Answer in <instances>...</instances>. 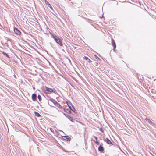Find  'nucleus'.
<instances>
[{
	"label": "nucleus",
	"instance_id": "f257e3e1",
	"mask_svg": "<svg viewBox=\"0 0 156 156\" xmlns=\"http://www.w3.org/2000/svg\"><path fill=\"white\" fill-rule=\"evenodd\" d=\"M53 38L54 39L57 43L61 46H62V43L61 39L56 36H53Z\"/></svg>",
	"mask_w": 156,
	"mask_h": 156
},
{
	"label": "nucleus",
	"instance_id": "f03ea898",
	"mask_svg": "<svg viewBox=\"0 0 156 156\" xmlns=\"http://www.w3.org/2000/svg\"><path fill=\"white\" fill-rule=\"evenodd\" d=\"M53 91V90L51 88H49L45 87L44 88V92L47 94H50Z\"/></svg>",
	"mask_w": 156,
	"mask_h": 156
},
{
	"label": "nucleus",
	"instance_id": "7ed1b4c3",
	"mask_svg": "<svg viewBox=\"0 0 156 156\" xmlns=\"http://www.w3.org/2000/svg\"><path fill=\"white\" fill-rule=\"evenodd\" d=\"M14 31L15 33L17 35H20L21 34V32L20 30H19L17 28H14Z\"/></svg>",
	"mask_w": 156,
	"mask_h": 156
},
{
	"label": "nucleus",
	"instance_id": "20e7f679",
	"mask_svg": "<svg viewBox=\"0 0 156 156\" xmlns=\"http://www.w3.org/2000/svg\"><path fill=\"white\" fill-rule=\"evenodd\" d=\"M112 44L113 47L114 51H115V48H116V45L115 41L113 39H112Z\"/></svg>",
	"mask_w": 156,
	"mask_h": 156
},
{
	"label": "nucleus",
	"instance_id": "39448f33",
	"mask_svg": "<svg viewBox=\"0 0 156 156\" xmlns=\"http://www.w3.org/2000/svg\"><path fill=\"white\" fill-rule=\"evenodd\" d=\"M103 140L105 142L108 144H112V142L108 138H104Z\"/></svg>",
	"mask_w": 156,
	"mask_h": 156
},
{
	"label": "nucleus",
	"instance_id": "423d86ee",
	"mask_svg": "<svg viewBox=\"0 0 156 156\" xmlns=\"http://www.w3.org/2000/svg\"><path fill=\"white\" fill-rule=\"evenodd\" d=\"M98 149V150L101 152H102L104 151V148L103 147L102 144H101L99 145Z\"/></svg>",
	"mask_w": 156,
	"mask_h": 156
},
{
	"label": "nucleus",
	"instance_id": "0eeeda50",
	"mask_svg": "<svg viewBox=\"0 0 156 156\" xmlns=\"http://www.w3.org/2000/svg\"><path fill=\"white\" fill-rule=\"evenodd\" d=\"M32 99L34 101H35L37 99V95L35 94H33L32 95Z\"/></svg>",
	"mask_w": 156,
	"mask_h": 156
},
{
	"label": "nucleus",
	"instance_id": "6e6552de",
	"mask_svg": "<svg viewBox=\"0 0 156 156\" xmlns=\"http://www.w3.org/2000/svg\"><path fill=\"white\" fill-rule=\"evenodd\" d=\"M72 122H73V119L72 117L71 116H69L67 114H64Z\"/></svg>",
	"mask_w": 156,
	"mask_h": 156
},
{
	"label": "nucleus",
	"instance_id": "1a4fd4ad",
	"mask_svg": "<svg viewBox=\"0 0 156 156\" xmlns=\"http://www.w3.org/2000/svg\"><path fill=\"white\" fill-rule=\"evenodd\" d=\"M45 4L48 5V7L50 8L51 9L53 10L52 7L51 6V5L46 0H44Z\"/></svg>",
	"mask_w": 156,
	"mask_h": 156
},
{
	"label": "nucleus",
	"instance_id": "9d476101",
	"mask_svg": "<svg viewBox=\"0 0 156 156\" xmlns=\"http://www.w3.org/2000/svg\"><path fill=\"white\" fill-rule=\"evenodd\" d=\"M145 119L151 125L153 126L154 124V123L151 121L149 119L146 118Z\"/></svg>",
	"mask_w": 156,
	"mask_h": 156
},
{
	"label": "nucleus",
	"instance_id": "9b49d317",
	"mask_svg": "<svg viewBox=\"0 0 156 156\" xmlns=\"http://www.w3.org/2000/svg\"><path fill=\"white\" fill-rule=\"evenodd\" d=\"M64 109V111L66 112L67 113H71V108H69L66 109H64V108H63Z\"/></svg>",
	"mask_w": 156,
	"mask_h": 156
},
{
	"label": "nucleus",
	"instance_id": "f8f14e48",
	"mask_svg": "<svg viewBox=\"0 0 156 156\" xmlns=\"http://www.w3.org/2000/svg\"><path fill=\"white\" fill-rule=\"evenodd\" d=\"M53 102L56 106L59 107L60 106L59 104L57 103L56 101L53 100Z\"/></svg>",
	"mask_w": 156,
	"mask_h": 156
},
{
	"label": "nucleus",
	"instance_id": "ddd939ff",
	"mask_svg": "<svg viewBox=\"0 0 156 156\" xmlns=\"http://www.w3.org/2000/svg\"><path fill=\"white\" fill-rule=\"evenodd\" d=\"M64 140L67 141H69L70 140V138L68 136H64Z\"/></svg>",
	"mask_w": 156,
	"mask_h": 156
},
{
	"label": "nucleus",
	"instance_id": "4468645a",
	"mask_svg": "<svg viewBox=\"0 0 156 156\" xmlns=\"http://www.w3.org/2000/svg\"><path fill=\"white\" fill-rule=\"evenodd\" d=\"M34 113L35 115L36 116H37L38 117H40L41 116V115H40V114L36 112H34Z\"/></svg>",
	"mask_w": 156,
	"mask_h": 156
},
{
	"label": "nucleus",
	"instance_id": "2eb2a0df",
	"mask_svg": "<svg viewBox=\"0 0 156 156\" xmlns=\"http://www.w3.org/2000/svg\"><path fill=\"white\" fill-rule=\"evenodd\" d=\"M38 98L39 101H41V100L42 98L41 96L40 95H38L37 96Z\"/></svg>",
	"mask_w": 156,
	"mask_h": 156
},
{
	"label": "nucleus",
	"instance_id": "dca6fc26",
	"mask_svg": "<svg viewBox=\"0 0 156 156\" xmlns=\"http://www.w3.org/2000/svg\"><path fill=\"white\" fill-rule=\"evenodd\" d=\"M2 53L4 55H5L6 57H8V55L7 54L5 53V52H2Z\"/></svg>",
	"mask_w": 156,
	"mask_h": 156
},
{
	"label": "nucleus",
	"instance_id": "f3484780",
	"mask_svg": "<svg viewBox=\"0 0 156 156\" xmlns=\"http://www.w3.org/2000/svg\"><path fill=\"white\" fill-rule=\"evenodd\" d=\"M95 58L97 59H99V60H100V58L96 55H94Z\"/></svg>",
	"mask_w": 156,
	"mask_h": 156
},
{
	"label": "nucleus",
	"instance_id": "a211bd4d",
	"mask_svg": "<svg viewBox=\"0 0 156 156\" xmlns=\"http://www.w3.org/2000/svg\"><path fill=\"white\" fill-rule=\"evenodd\" d=\"M71 110L74 112H75V111H76L75 108H71Z\"/></svg>",
	"mask_w": 156,
	"mask_h": 156
},
{
	"label": "nucleus",
	"instance_id": "6ab92c4d",
	"mask_svg": "<svg viewBox=\"0 0 156 156\" xmlns=\"http://www.w3.org/2000/svg\"><path fill=\"white\" fill-rule=\"evenodd\" d=\"M83 58H84V59H86V60H88L89 59V58H88L86 56H84L83 57Z\"/></svg>",
	"mask_w": 156,
	"mask_h": 156
},
{
	"label": "nucleus",
	"instance_id": "aec40b11",
	"mask_svg": "<svg viewBox=\"0 0 156 156\" xmlns=\"http://www.w3.org/2000/svg\"><path fill=\"white\" fill-rule=\"evenodd\" d=\"M94 142L96 144H97V145H99L100 144L99 142H98V141H94Z\"/></svg>",
	"mask_w": 156,
	"mask_h": 156
},
{
	"label": "nucleus",
	"instance_id": "412c9836",
	"mask_svg": "<svg viewBox=\"0 0 156 156\" xmlns=\"http://www.w3.org/2000/svg\"><path fill=\"white\" fill-rule=\"evenodd\" d=\"M67 104H68V106H69V107H71V104L70 103H69L70 104H69V103L67 102Z\"/></svg>",
	"mask_w": 156,
	"mask_h": 156
},
{
	"label": "nucleus",
	"instance_id": "4be33fe9",
	"mask_svg": "<svg viewBox=\"0 0 156 156\" xmlns=\"http://www.w3.org/2000/svg\"><path fill=\"white\" fill-rule=\"evenodd\" d=\"M93 136L95 138V140H96V141H98L97 140L98 138L97 137H96V136Z\"/></svg>",
	"mask_w": 156,
	"mask_h": 156
},
{
	"label": "nucleus",
	"instance_id": "5701e85b",
	"mask_svg": "<svg viewBox=\"0 0 156 156\" xmlns=\"http://www.w3.org/2000/svg\"><path fill=\"white\" fill-rule=\"evenodd\" d=\"M100 131H101L102 133H104V130H103V129H101H101H100Z\"/></svg>",
	"mask_w": 156,
	"mask_h": 156
},
{
	"label": "nucleus",
	"instance_id": "b1692460",
	"mask_svg": "<svg viewBox=\"0 0 156 156\" xmlns=\"http://www.w3.org/2000/svg\"><path fill=\"white\" fill-rule=\"evenodd\" d=\"M88 62H89L90 63V62H91V60H90L89 58L88 59Z\"/></svg>",
	"mask_w": 156,
	"mask_h": 156
},
{
	"label": "nucleus",
	"instance_id": "393cba45",
	"mask_svg": "<svg viewBox=\"0 0 156 156\" xmlns=\"http://www.w3.org/2000/svg\"><path fill=\"white\" fill-rule=\"evenodd\" d=\"M50 129L51 132H54V131H53V129H52L50 128Z\"/></svg>",
	"mask_w": 156,
	"mask_h": 156
}]
</instances>
